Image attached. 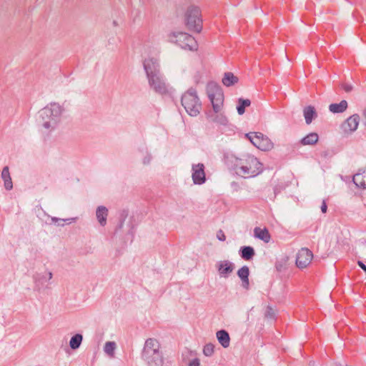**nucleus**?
<instances>
[{"label":"nucleus","mask_w":366,"mask_h":366,"mask_svg":"<svg viewBox=\"0 0 366 366\" xmlns=\"http://www.w3.org/2000/svg\"><path fill=\"white\" fill-rule=\"evenodd\" d=\"M192 178L194 184H202L206 181L204 165L202 163L192 165Z\"/></svg>","instance_id":"nucleus-15"},{"label":"nucleus","mask_w":366,"mask_h":366,"mask_svg":"<svg viewBox=\"0 0 366 366\" xmlns=\"http://www.w3.org/2000/svg\"><path fill=\"white\" fill-rule=\"evenodd\" d=\"M357 264L362 270L366 268V265L360 260L357 261Z\"/></svg>","instance_id":"nucleus-43"},{"label":"nucleus","mask_w":366,"mask_h":366,"mask_svg":"<svg viewBox=\"0 0 366 366\" xmlns=\"http://www.w3.org/2000/svg\"><path fill=\"white\" fill-rule=\"evenodd\" d=\"M53 277L52 272L48 271L46 273L36 272L33 276L34 290L41 291L46 288V282L49 281Z\"/></svg>","instance_id":"nucleus-11"},{"label":"nucleus","mask_w":366,"mask_h":366,"mask_svg":"<svg viewBox=\"0 0 366 366\" xmlns=\"http://www.w3.org/2000/svg\"><path fill=\"white\" fill-rule=\"evenodd\" d=\"M207 94L214 112H220L224 104V94L221 86L214 81H210L207 84Z\"/></svg>","instance_id":"nucleus-5"},{"label":"nucleus","mask_w":366,"mask_h":366,"mask_svg":"<svg viewBox=\"0 0 366 366\" xmlns=\"http://www.w3.org/2000/svg\"><path fill=\"white\" fill-rule=\"evenodd\" d=\"M143 66L147 78L161 73L159 63L158 60L154 58L145 59Z\"/></svg>","instance_id":"nucleus-13"},{"label":"nucleus","mask_w":366,"mask_h":366,"mask_svg":"<svg viewBox=\"0 0 366 366\" xmlns=\"http://www.w3.org/2000/svg\"><path fill=\"white\" fill-rule=\"evenodd\" d=\"M360 122V116L357 114L349 117L342 124L341 130L345 135H350L357 129Z\"/></svg>","instance_id":"nucleus-9"},{"label":"nucleus","mask_w":366,"mask_h":366,"mask_svg":"<svg viewBox=\"0 0 366 366\" xmlns=\"http://www.w3.org/2000/svg\"><path fill=\"white\" fill-rule=\"evenodd\" d=\"M357 264L362 270L366 268V265L360 260L357 261Z\"/></svg>","instance_id":"nucleus-42"},{"label":"nucleus","mask_w":366,"mask_h":366,"mask_svg":"<svg viewBox=\"0 0 366 366\" xmlns=\"http://www.w3.org/2000/svg\"><path fill=\"white\" fill-rule=\"evenodd\" d=\"M348 107L346 100H342L340 103H333L329 105V110L334 114H339L344 112Z\"/></svg>","instance_id":"nucleus-27"},{"label":"nucleus","mask_w":366,"mask_h":366,"mask_svg":"<svg viewBox=\"0 0 366 366\" xmlns=\"http://www.w3.org/2000/svg\"><path fill=\"white\" fill-rule=\"evenodd\" d=\"M275 268L278 272H281L283 269V264L281 262H276Z\"/></svg>","instance_id":"nucleus-41"},{"label":"nucleus","mask_w":366,"mask_h":366,"mask_svg":"<svg viewBox=\"0 0 366 366\" xmlns=\"http://www.w3.org/2000/svg\"><path fill=\"white\" fill-rule=\"evenodd\" d=\"M240 257L244 260H250L255 255V251L251 246L241 247L239 251Z\"/></svg>","instance_id":"nucleus-25"},{"label":"nucleus","mask_w":366,"mask_h":366,"mask_svg":"<svg viewBox=\"0 0 366 366\" xmlns=\"http://www.w3.org/2000/svg\"><path fill=\"white\" fill-rule=\"evenodd\" d=\"M217 237L219 241H222V242L226 239V237H225L224 232H222V230H221V229L217 232Z\"/></svg>","instance_id":"nucleus-37"},{"label":"nucleus","mask_w":366,"mask_h":366,"mask_svg":"<svg viewBox=\"0 0 366 366\" xmlns=\"http://www.w3.org/2000/svg\"><path fill=\"white\" fill-rule=\"evenodd\" d=\"M83 340V336L81 334H76L74 336H72L69 341V347L72 350H77Z\"/></svg>","instance_id":"nucleus-30"},{"label":"nucleus","mask_w":366,"mask_h":366,"mask_svg":"<svg viewBox=\"0 0 366 366\" xmlns=\"http://www.w3.org/2000/svg\"><path fill=\"white\" fill-rule=\"evenodd\" d=\"M256 134H257V132H250V133H247L245 134V137L250 141V142L253 144V138H254V137H256Z\"/></svg>","instance_id":"nucleus-38"},{"label":"nucleus","mask_w":366,"mask_h":366,"mask_svg":"<svg viewBox=\"0 0 366 366\" xmlns=\"http://www.w3.org/2000/svg\"><path fill=\"white\" fill-rule=\"evenodd\" d=\"M303 116L307 124H310L317 118V113L313 106H307L303 109Z\"/></svg>","instance_id":"nucleus-19"},{"label":"nucleus","mask_w":366,"mask_h":366,"mask_svg":"<svg viewBox=\"0 0 366 366\" xmlns=\"http://www.w3.org/2000/svg\"><path fill=\"white\" fill-rule=\"evenodd\" d=\"M171 41L176 43L182 49L189 51L197 50V43L195 39L190 34L184 32L173 33Z\"/></svg>","instance_id":"nucleus-6"},{"label":"nucleus","mask_w":366,"mask_h":366,"mask_svg":"<svg viewBox=\"0 0 366 366\" xmlns=\"http://www.w3.org/2000/svg\"><path fill=\"white\" fill-rule=\"evenodd\" d=\"M237 276L242 281V286L245 290H248L249 287V269L247 265L242 266L239 268L237 272Z\"/></svg>","instance_id":"nucleus-18"},{"label":"nucleus","mask_w":366,"mask_h":366,"mask_svg":"<svg viewBox=\"0 0 366 366\" xmlns=\"http://www.w3.org/2000/svg\"><path fill=\"white\" fill-rule=\"evenodd\" d=\"M363 116L365 118V122L364 124L366 127V109L363 112Z\"/></svg>","instance_id":"nucleus-44"},{"label":"nucleus","mask_w":366,"mask_h":366,"mask_svg":"<svg viewBox=\"0 0 366 366\" xmlns=\"http://www.w3.org/2000/svg\"><path fill=\"white\" fill-rule=\"evenodd\" d=\"M275 315L274 310L271 306L268 305L264 313L265 318L268 320H274L275 318Z\"/></svg>","instance_id":"nucleus-34"},{"label":"nucleus","mask_w":366,"mask_h":366,"mask_svg":"<svg viewBox=\"0 0 366 366\" xmlns=\"http://www.w3.org/2000/svg\"><path fill=\"white\" fill-rule=\"evenodd\" d=\"M116 343L114 342H107L104 347V351L110 357H114Z\"/></svg>","instance_id":"nucleus-31"},{"label":"nucleus","mask_w":366,"mask_h":366,"mask_svg":"<svg viewBox=\"0 0 366 366\" xmlns=\"http://www.w3.org/2000/svg\"><path fill=\"white\" fill-rule=\"evenodd\" d=\"M181 103L189 115L196 117L199 114L202 104L194 89L191 88L184 93Z\"/></svg>","instance_id":"nucleus-4"},{"label":"nucleus","mask_w":366,"mask_h":366,"mask_svg":"<svg viewBox=\"0 0 366 366\" xmlns=\"http://www.w3.org/2000/svg\"><path fill=\"white\" fill-rule=\"evenodd\" d=\"M216 268L221 277L227 278L234 269V264L229 260H220L217 262Z\"/></svg>","instance_id":"nucleus-14"},{"label":"nucleus","mask_w":366,"mask_h":366,"mask_svg":"<svg viewBox=\"0 0 366 366\" xmlns=\"http://www.w3.org/2000/svg\"><path fill=\"white\" fill-rule=\"evenodd\" d=\"M1 177L4 181V188L7 191L11 190L13 188V183L10 175L9 167L6 166L3 168Z\"/></svg>","instance_id":"nucleus-20"},{"label":"nucleus","mask_w":366,"mask_h":366,"mask_svg":"<svg viewBox=\"0 0 366 366\" xmlns=\"http://www.w3.org/2000/svg\"><path fill=\"white\" fill-rule=\"evenodd\" d=\"M216 336L218 342L224 348H227L229 346L230 337L229 333L226 330H221L217 331Z\"/></svg>","instance_id":"nucleus-23"},{"label":"nucleus","mask_w":366,"mask_h":366,"mask_svg":"<svg viewBox=\"0 0 366 366\" xmlns=\"http://www.w3.org/2000/svg\"><path fill=\"white\" fill-rule=\"evenodd\" d=\"M319 140V135L316 132H311L302 138L300 143L302 146H312L317 143Z\"/></svg>","instance_id":"nucleus-22"},{"label":"nucleus","mask_w":366,"mask_h":366,"mask_svg":"<svg viewBox=\"0 0 366 366\" xmlns=\"http://www.w3.org/2000/svg\"><path fill=\"white\" fill-rule=\"evenodd\" d=\"M185 21L187 28L190 31L199 33L202 29L200 11L197 6H190L185 14Z\"/></svg>","instance_id":"nucleus-7"},{"label":"nucleus","mask_w":366,"mask_h":366,"mask_svg":"<svg viewBox=\"0 0 366 366\" xmlns=\"http://www.w3.org/2000/svg\"><path fill=\"white\" fill-rule=\"evenodd\" d=\"M354 184L360 188L366 189V167L362 172H359L353 176Z\"/></svg>","instance_id":"nucleus-26"},{"label":"nucleus","mask_w":366,"mask_h":366,"mask_svg":"<svg viewBox=\"0 0 366 366\" xmlns=\"http://www.w3.org/2000/svg\"><path fill=\"white\" fill-rule=\"evenodd\" d=\"M139 151L142 152V153H145L146 154L145 157L142 159V163L144 165L149 164L151 161H152V154L149 152H148V149H147V146L146 145H143L142 147H139Z\"/></svg>","instance_id":"nucleus-32"},{"label":"nucleus","mask_w":366,"mask_h":366,"mask_svg":"<svg viewBox=\"0 0 366 366\" xmlns=\"http://www.w3.org/2000/svg\"><path fill=\"white\" fill-rule=\"evenodd\" d=\"M147 79L150 88L156 93L162 95L168 93V85L162 73L147 78Z\"/></svg>","instance_id":"nucleus-8"},{"label":"nucleus","mask_w":366,"mask_h":366,"mask_svg":"<svg viewBox=\"0 0 366 366\" xmlns=\"http://www.w3.org/2000/svg\"><path fill=\"white\" fill-rule=\"evenodd\" d=\"M58 225L64 226V222H59Z\"/></svg>","instance_id":"nucleus-45"},{"label":"nucleus","mask_w":366,"mask_h":366,"mask_svg":"<svg viewBox=\"0 0 366 366\" xmlns=\"http://www.w3.org/2000/svg\"><path fill=\"white\" fill-rule=\"evenodd\" d=\"M63 109L57 103H51L39 112V124L49 133L57 127Z\"/></svg>","instance_id":"nucleus-1"},{"label":"nucleus","mask_w":366,"mask_h":366,"mask_svg":"<svg viewBox=\"0 0 366 366\" xmlns=\"http://www.w3.org/2000/svg\"><path fill=\"white\" fill-rule=\"evenodd\" d=\"M96 216L99 223L102 226H105L107 224V218L108 216V209L104 206H99L96 211Z\"/></svg>","instance_id":"nucleus-24"},{"label":"nucleus","mask_w":366,"mask_h":366,"mask_svg":"<svg viewBox=\"0 0 366 366\" xmlns=\"http://www.w3.org/2000/svg\"><path fill=\"white\" fill-rule=\"evenodd\" d=\"M242 161V156L237 157L231 152H225L223 155V162L230 169L234 170L237 173L239 167Z\"/></svg>","instance_id":"nucleus-16"},{"label":"nucleus","mask_w":366,"mask_h":366,"mask_svg":"<svg viewBox=\"0 0 366 366\" xmlns=\"http://www.w3.org/2000/svg\"><path fill=\"white\" fill-rule=\"evenodd\" d=\"M254 236L255 238L262 240L265 243L270 241L271 236L267 228L261 229L260 227H255L254 229Z\"/></svg>","instance_id":"nucleus-21"},{"label":"nucleus","mask_w":366,"mask_h":366,"mask_svg":"<svg viewBox=\"0 0 366 366\" xmlns=\"http://www.w3.org/2000/svg\"><path fill=\"white\" fill-rule=\"evenodd\" d=\"M199 365H200V361L198 358L193 359L189 363V366H199Z\"/></svg>","instance_id":"nucleus-39"},{"label":"nucleus","mask_w":366,"mask_h":366,"mask_svg":"<svg viewBox=\"0 0 366 366\" xmlns=\"http://www.w3.org/2000/svg\"><path fill=\"white\" fill-rule=\"evenodd\" d=\"M113 24H114V26H116L117 24L116 21H114Z\"/></svg>","instance_id":"nucleus-46"},{"label":"nucleus","mask_w":366,"mask_h":366,"mask_svg":"<svg viewBox=\"0 0 366 366\" xmlns=\"http://www.w3.org/2000/svg\"><path fill=\"white\" fill-rule=\"evenodd\" d=\"M214 345L211 343L207 344L203 348V353L207 357H210L214 353Z\"/></svg>","instance_id":"nucleus-33"},{"label":"nucleus","mask_w":366,"mask_h":366,"mask_svg":"<svg viewBox=\"0 0 366 366\" xmlns=\"http://www.w3.org/2000/svg\"><path fill=\"white\" fill-rule=\"evenodd\" d=\"M341 87L342 88V89H344L345 92L347 93L352 92L353 89L352 85L347 83L342 84Z\"/></svg>","instance_id":"nucleus-36"},{"label":"nucleus","mask_w":366,"mask_h":366,"mask_svg":"<svg viewBox=\"0 0 366 366\" xmlns=\"http://www.w3.org/2000/svg\"><path fill=\"white\" fill-rule=\"evenodd\" d=\"M251 104V101L248 99H238L237 111L239 115H242L245 112V108Z\"/></svg>","instance_id":"nucleus-29"},{"label":"nucleus","mask_w":366,"mask_h":366,"mask_svg":"<svg viewBox=\"0 0 366 366\" xmlns=\"http://www.w3.org/2000/svg\"><path fill=\"white\" fill-rule=\"evenodd\" d=\"M73 219H60V218H57V217H52L51 222L53 223L61 222H67L68 224H70Z\"/></svg>","instance_id":"nucleus-35"},{"label":"nucleus","mask_w":366,"mask_h":366,"mask_svg":"<svg viewBox=\"0 0 366 366\" xmlns=\"http://www.w3.org/2000/svg\"><path fill=\"white\" fill-rule=\"evenodd\" d=\"M313 258V253L307 248H302L299 250L296 257V264L297 267L304 269L307 267Z\"/></svg>","instance_id":"nucleus-10"},{"label":"nucleus","mask_w":366,"mask_h":366,"mask_svg":"<svg viewBox=\"0 0 366 366\" xmlns=\"http://www.w3.org/2000/svg\"><path fill=\"white\" fill-rule=\"evenodd\" d=\"M239 81L237 76H234L232 72H225L222 78V84L226 86H231L237 84Z\"/></svg>","instance_id":"nucleus-28"},{"label":"nucleus","mask_w":366,"mask_h":366,"mask_svg":"<svg viewBox=\"0 0 366 366\" xmlns=\"http://www.w3.org/2000/svg\"><path fill=\"white\" fill-rule=\"evenodd\" d=\"M327 210V206L326 204L325 200L322 201V205H321V211L322 213H326Z\"/></svg>","instance_id":"nucleus-40"},{"label":"nucleus","mask_w":366,"mask_h":366,"mask_svg":"<svg viewBox=\"0 0 366 366\" xmlns=\"http://www.w3.org/2000/svg\"><path fill=\"white\" fill-rule=\"evenodd\" d=\"M142 357L149 366H163L164 358L159 342L154 338L146 340Z\"/></svg>","instance_id":"nucleus-2"},{"label":"nucleus","mask_w":366,"mask_h":366,"mask_svg":"<svg viewBox=\"0 0 366 366\" xmlns=\"http://www.w3.org/2000/svg\"><path fill=\"white\" fill-rule=\"evenodd\" d=\"M262 164L258 159L250 154L242 155V161L237 172V174L244 177H254L262 171Z\"/></svg>","instance_id":"nucleus-3"},{"label":"nucleus","mask_w":366,"mask_h":366,"mask_svg":"<svg viewBox=\"0 0 366 366\" xmlns=\"http://www.w3.org/2000/svg\"><path fill=\"white\" fill-rule=\"evenodd\" d=\"M207 119L218 126L227 127L229 125V120L226 115L220 112H212L207 114Z\"/></svg>","instance_id":"nucleus-17"},{"label":"nucleus","mask_w":366,"mask_h":366,"mask_svg":"<svg viewBox=\"0 0 366 366\" xmlns=\"http://www.w3.org/2000/svg\"><path fill=\"white\" fill-rule=\"evenodd\" d=\"M253 145L262 151H269L273 148V143L267 136L257 132L256 137L252 139Z\"/></svg>","instance_id":"nucleus-12"}]
</instances>
